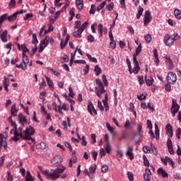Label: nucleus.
Listing matches in <instances>:
<instances>
[{
  "instance_id": "f257e3e1",
  "label": "nucleus",
  "mask_w": 181,
  "mask_h": 181,
  "mask_svg": "<svg viewBox=\"0 0 181 181\" xmlns=\"http://www.w3.org/2000/svg\"><path fill=\"white\" fill-rule=\"evenodd\" d=\"M12 131L14 132V136L12 137L11 139L14 141V142L19 141V136L25 141H32V142H35V139L32 138V136L35 135V129L33 127H27L23 132H22L21 127L18 129L16 127L14 130H11V134H12Z\"/></svg>"
},
{
  "instance_id": "f03ea898",
  "label": "nucleus",
  "mask_w": 181,
  "mask_h": 181,
  "mask_svg": "<svg viewBox=\"0 0 181 181\" xmlns=\"http://www.w3.org/2000/svg\"><path fill=\"white\" fill-rule=\"evenodd\" d=\"M66 170V167L62 165L60 168H57L54 170H51V172L49 171V170H45L42 171V174L47 179H49V180H57V179H59L61 177V179H66L67 177V175L62 173Z\"/></svg>"
},
{
  "instance_id": "7ed1b4c3",
  "label": "nucleus",
  "mask_w": 181,
  "mask_h": 181,
  "mask_svg": "<svg viewBox=\"0 0 181 181\" xmlns=\"http://www.w3.org/2000/svg\"><path fill=\"white\" fill-rule=\"evenodd\" d=\"M96 84L98 86V87L95 88V93L99 98H101V94H104L105 93V89L104 88V84L103 83V81L100 78L95 79Z\"/></svg>"
},
{
  "instance_id": "20e7f679",
  "label": "nucleus",
  "mask_w": 181,
  "mask_h": 181,
  "mask_svg": "<svg viewBox=\"0 0 181 181\" xmlns=\"http://www.w3.org/2000/svg\"><path fill=\"white\" fill-rule=\"evenodd\" d=\"M173 103L172 107L170 109V112L173 117H176V114L179 112V110H180V106H179V104H177V102L176 100L173 99Z\"/></svg>"
},
{
  "instance_id": "39448f33",
  "label": "nucleus",
  "mask_w": 181,
  "mask_h": 181,
  "mask_svg": "<svg viewBox=\"0 0 181 181\" xmlns=\"http://www.w3.org/2000/svg\"><path fill=\"white\" fill-rule=\"evenodd\" d=\"M166 80L169 84H175L177 81V76L175 72H170L168 74Z\"/></svg>"
},
{
  "instance_id": "423d86ee",
  "label": "nucleus",
  "mask_w": 181,
  "mask_h": 181,
  "mask_svg": "<svg viewBox=\"0 0 181 181\" xmlns=\"http://www.w3.org/2000/svg\"><path fill=\"white\" fill-rule=\"evenodd\" d=\"M163 42L166 46H173L175 39L170 34H166L164 36Z\"/></svg>"
},
{
  "instance_id": "0eeeda50",
  "label": "nucleus",
  "mask_w": 181,
  "mask_h": 181,
  "mask_svg": "<svg viewBox=\"0 0 181 181\" xmlns=\"http://www.w3.org/2000/svg\"><path fill=\"white\" fill-rule=\"evenodd\" d=\"M26 10H20L19 11H16V13H14L13 15L8 16L7 14V21H8V22H13V21H15L16 19V18H18V15H21L22 13H26Z\"/></svg>"
},
{
  "instance_id": "6e6552de",
  "label": "nucleus",
  "mask_w": 181,
  "mask_h": 181,
  "mask_svg": "<svg viewBox=\"0 0 181 181\" xmlns=\"http://www.w3.org/2000/svg\"><path fill=\"white\" fill-rule=\"evenodd\" d=\"M152 21V16H151V11H146L145 12L144 18V26H147L150 22Z\"/></svg>"
},
{
  "instance_id": "1a4fd4ad",
  "label": "nucleus",
  "mask_w": 181,
  "mask_h": 181,
  "mask_svg": "<svg viewBox=\"0 0 181 181\" xmlns=\"http://www.w3.org/2000/svg\"><path fill=\"white\" fill-rule=\"evenodd\" d=\"M87 110L90 115H97V110L95 108H94V105H93V103L88 102Z\"/></svg>"
},
{
  "instance_id": "9d476101",
  "label": "nucleus",
  "mask_w": 181,
  "mask_h": 181,
  "mask_svg": "<svg viewBox=\"0 0 181 181\" xmlns=\"http://www.w3.org/2000/svg\"><path fill=\"white\" fill-rule=\"evenodd\" d=\"M18 122L22 127H25V124H28V118L23 114L20 113L18 115Z\"/></svg>"
},
{
  "instance_id": "9b49d317",
  "label": "nucleus",
  "mask_w": 181,
  "mask_h": 181,
  "mask_svg": "<svg viewBox=\"0 0 181 181\" xmlns=\"http://www.w3.org/2000/svg\"><path fill=\"white\" fill-rule=\"evenodd\" d=\"M0 39L2 42L4 43H6L8 42V30H1L0 32Z\"/></svg>"
},
{
  "instance_id": "f8f14e48",
  "label": "nucleus",
  "mask_w": 181,
  "mask_h": 181,
  "mask_svg": "<svg viewBox=\"0 0 181 181\" xmlns=\"http://www.w3.org/2000/svg\"><path fill=\"white\" fill-rule=\"evenodd\" d=\"M133 63L134 64V67L132 70V73H134V74H138V73H139V70H141V68L139 67V63L136 59H133Z\"/></svg>"
},
{
  "instance_id": "ddd939ff",
  "label": "nucleus",
  "mask_w": 181,
  "mask_h": 181,
  "mask_svg": "<svg viewBox=\"0 0 181 181\" xmlns=\"http://www.w3.org/2000/svg\"><path fill=\"white\" fill-rule=\"evenodd\" d=\"M165 131H166L167 135H168L170 138H173V128L172 127V125L168 123L166 125Z\"/></svg>"
},
{
  "instance_id": "4468645a",
  "label": "nucleus",
  "mask_w": 181,
  "mask_h": 181,
  "mask_svg": "<svg viewBox=\"0 0 181 181\" xmlns=\"http://www.w3.org/2000/svg\"><path fill=\"white\" fill-rule=\"evenodd\" d=\"M17 47L18 50H23V55H26V53H29V49L26 47L25 44H17Z\"/></svg>"
},
{
  "instance_id": "2eb2a0df",
  "label": "nucleus",
  "mask_w": 181,
  "mask_h": 181,
  "mask_svg": "<svg viewBox=\"0 0 181 181\" xmlns=\"http://www.w3.org/2000/svg\"><path fill=\"white\" fill-rule=\"evenodd\" d=\"M151 176H152V173L151 172V169L146 168V173L144 175V179L145 181H150Z\"/></svg>"
},
{
  "instance_id": "dca6fc26",
  "label": "nucleus",
  "mask_w": 181,
  "mask_h": 181,
  "mask_svg": "<svg viewBox=\"0 0 181 181\" xmlns=\"http://www.w3.org/2000/svg\"><path fill=\"white\" fill-rule=\"evenodd\" d=\"M2 146H4V149H6L8 148V143L6 141H4V136L2 134H0V151Z\"/></svg>"
},
{
  "instance_id": "f3484780",
  "label": "nucleus",
  "mask_w": 181,
  "mask_h": 181,
  "mask_svg": "<svg viewBox=\"0 0 181 181\" xmlns=\"http://www.w3.org/2000/svg\"><path fill=\"white\" fill-rule=\"evenodd\" d=\"M103 103L105 111H108L110 110V106H108V95L107 93L105 95V99L103 100Z\"/></svg>"
},
{
  "instance_id": "a211bd4d",
  "label": "nucleus",
  "mask_w": 181,
  "mask_h": 181,
  "mask_svg": "<svg viewBox=\"0 0 181 181\" xmlns=\"http://www.w3.org/2000/svg\"><path fill=\"white\" fill-rule=\"evenodd\" d=\"M18 110L16 109V104H13L11 106V114L12 115V117H16L18 115Z\"/></svg>"
},
{
  "instance_id": "6ab92c4d",
  "label": "nucleus",
  "mask_w": 181,
  "mask_h": 181,
  "mask_svg": "<svg viewBox=\"0 0 181 181\" xmlns=\"http://www.w3.org/2000/svg\"><path fill=\"white\" fill-rule=\"evenodd\" d=\"M134 149L132 148L127 146V151L126 153L127 156H129V159L132 160L134 159V153H132V151Z\"/></svg>"
},
{
  "instance_id": "aec40b11",
  "label": "nucleus",
  "mask_w": 181,
  "mask_h": 181,
  "mask_svg": "<svg viewBox=\"0 0 181 181\" xmlns=\"http://www.w3.org/2000/svg\"><path fill=\"white\" fill-rule=\"evenodd\" d=\"M141 51H142V45H141L140 44L136 49V52L133 55V60H135V59L136 60V57L141 53Z\"/></svg>"
},
{
  "instance_id": "412c9836",
  "label": "nucleus",
  "mask_w": 181,
  "mask_h": 181,
  "mask_svg": "<svg viewBox=\"0 0 181 181\" xmlns=\"http://www.w3.org/2000/svg\"><path fill=\"white\" fill-rule=\"evenodd\" d=\"M76 5L78 9V11H82L83 8H84V4L83 0H76Z\"/></svg>"
},
{
  "instance_id": "4be33fe9",
  "label": "nucleus",
  "mask_w": 181,
  "mask_h": 181,
  "mask_svg": "<svg viewBox=\"0 0 181 181\" xmlns=\"http://www.w3.org/2000/svg\"><path fill=\"white\" fill-rule=\"evenodd\" d=\"M98 30L100 36H103V33H107V30L106 28H104V26L103 25V24L98 25Z\"/></svg>"
},
{
  "instance_id": "5701e85b",
  "label": "nucleus",
  "mask_w": 181,
  "mask_h": 181,
  "mask_svg": "<svg viewBox=\"0 0 181 181\" xmlns=\"http://www.w3.org/2000/svg\"><path fill=\"white\" fill-rule=\"evenodd\" d=\"M45 78L49 88H51V90H54V86H53V81H52V78H49L48 76H45Z\"/></svg>"
},
{
  "instance_id": "b1692460",
  "label": "nucleus",
  "mask_w": 181,
  "mask_h": 181,
  "mask_svg": "<svg viewBox=\"0 0 181 181\" xmlns=\"http://www.w3.org/2000/svg\"><path fill=\"white\" fill-rule=\"evenodd\" d=\"M106 128L109 131V132L112 134V135H116L117 133L114 131V127H111V125H110V123H106Z\"/></svg>"
},
{
  "instance_id": "393cba45",
  "label": "nucleus",
  "mask_w": 181,
  "mask_h": 181,
  "mask_svg": "<svg viewBox=\"0 0 181 181\" xmlns=\"http://www.w3.org/2000/svg\"><path fill=\"white\" fill-rule=\"evenodd\" d=\"M158 175H161V176H163V177H168V174L162 168H160L158 170Z\"/></svg>"
},
{
  "instance_id": "a878e982",
  "label": "nucleus",
  "mask_w": 181,
  "mask_h": 181,
  "mask_svg": "<svg viewBox=\"0 0 181 181\" xmlns=\"http://www.w3.org/2000/svg\"><path fill=\"white\" fill-rule=\"evenodd\" d=\"M142 13H144V8H142L141 6H139V10L136 13V19H141V16H142Z\"/></svg>"
},
{
  "instance_id": "bb28decb",
  "label": "nucleus",
  "mask_w": 181,
  "mask_h": 181,
  "mask_svg": "<svg viewBox=\"0 0 181 181\" xmlns=\"http://www.w3.org/2000/svg\"><path fill=\"white\" fill-rule=\"evenodd\" d=\"M142 13H144V8H142L141 6H139V10L136 13V19H141V16H142Z\"/></svg>"
},
{
  "instance_id": "cd10ccee",
  "label": "nucleus",
  "mask_w": 181,
  "mask_h": 181,
  "mask_svg": "<svg viewBox=\"0 0 181 181\" xmlns=\"http://www.w3.org/2000/svg\"><path fill=\"white\" fill-rule=\"evenodd\" d=\"M81 33H83V30L78 28L77 31L74 32L73 36H74V37L80 38L81 37Z\"/></svg>"
},
{
  "instance_id": "c85d7f7f",
  "label": "nucleus",
  "mask_w": 181,
  "mask_h": 181,
  "mask_svg": "<svg viewBox=\"0 0 181 181\" xmlns=\"http://www.w3.org/2000/svg\"><path fill=\"white\" fill-rule=\"evenodd\" d=\"M49 40H50V37L49 36H46L45 38L42 41L41 45H42L44 47H47L49 45Z\"/></svg>"
},
{
  "instance_id": "c756f323",
  "label": "nucleus",
  "mask_w": 181,
  "mask_h": 181,
  "mask_svg": "<svg viewBox=\"0 0 181 181\" xmlns=\"http://www.w3.org/2000/svg\"><path fill=\"white\" fill-rule=\"evenodd\" d=\"M8 19V13H5L0 16V28L2 25V23H4V21H6Z\"/></svg>"
},
{
  "instance_id": "7c9ffc66",
  "label": "nucleus",
  "mask_w": 181,
  "mask_h": 181,
  "mask_svg": "<svg viewBox=\"0 0 181 181\" xmlns=\"http://www.w3.org/2000/svg\"><path fill=\"white\" fill-rule=\"evenodd\" d=\"M77 162V157H71L69 159V168H73V163H76Z\"/></svg>"
},
{
  "instance_id": "2f4dec72",
  "label": "nucleus",
  "mask_w": 181,
  "mask_h": 181,
  "mask_svg": "<svg viewBox=\"0 0 181 181\" xmlns=\"http://www.w3.org/2000/svg\"><path fill=\"white\" fill-rule=\"evenodd\" d=\"M96 169H97V165H94L93 166L90 167L89 173L90 174V176H93V175L95 173Z\"/></svg>"
},
{
  "instance_id": "473e14b6",
  "label": "nucleus",
  "mask_w": 181,
  "mask_h": 181,
  "mask_svg": "<svg viewBox=\"0 0 181 181\" xmlns=\"http://www.w3.org/2000/svg\"><path fill=\"white\" fill-rule=\"evenodd\" d=\"M174 15L177 19H181V12L180 10L176 8L174 11Z\"/></svg>"
},
{
  "instance_id": "72a5a7b5",
  "label": "nucleus",
  "mask_w": 181,
  "mask_h": 181,
  "mask_svg": "<svg viewBox=\"0 0 181 181\" xmlns=\"http://www.w3.org/2000/svg\"><path fill=\"white\" fill-rule=\"evenodd\" d=\"M25 180L26 181H35V178H33V177H32V174H30V172H29V171L27 172Z\"/></svg>"
},
{
  "instance_id": "f704fd0d",
  "label": "nucleus",
  "mask_w": 181,
  "mask_h": 181,
  "mask_svg": "<svg viewBox=\"0 0 181 181\" xmlns=\"http://www.w3.org/2000/svg\"><path fill=\"white\" fill-rule=\"evenodd\" d=\"M47 70H50V71H52L53 73V74H54L57 77H60V73H59V71L54 70L52 67H47Z\"/></svg>"
},
{
  "instance_id": "c9c22d12",
  "label": "nucleus",
  "mask_w": 181,
  "mask_h": 181,
  "mask_svg": "<svg viewBox=\"0 0 181 181\" xmlns=\"http://www.w3.org/2000/svg\"><path fill=\"white\" fill-rule=\"evenodd\" d=\"M86 57L88 59L90 60V62H93V63H97V58L91 57V54H86Z\"/></svg>"
},
{
  "instance_id": "e433bc0d",
  "label": "nucleus",
  "mask_w": 181,
  "mask_h": 181,
  "mask_svg": "<svg viewBox=\"0 0 181 181\" xmlns=\"http://www.w3.org/2000/svg\"><path fill=\"white\" fill-rule=\"evenodd\" d=\"M146 76H145L146 78V84L148 86H152V84H153V78H151V79H147L146 78Z\"/></svg>"
},
{
  "instance_id": "4c0bfd02",
  "label": "nucleus",
  "mask_w": 181,
  "mask_h": 181,
  "mask_svg": "<svg viewBox=\"0 0 181 181\" xmlns=\"http://www.w3.org/2000/svg\"><path fill=\"white\" fill-rule=\"evenodd\" d=\"M107 4V1H103L102 4H100L98 7H97V11L98 12H100V11H101V9H103V8H104L105 6V4Z\"/></svg>"
},
{
  "instance_id": "58836bf2",
  "label": "nucleus",
  "mask_w": 181,
  "mask_h": 181,
  "mask_svg": "<svg viewBox=\"0 0 181 181\" xmlns=\"http://www.w3.org/2000/svg\"><path fill=\"white\" fill-rule=\"evenodd\" d=\"M144 39L147 43H151L152 40V36L149 34H147L146 35L144 36Z\"/></svg>"
},
{
  "instance_id": "ea45409f",
  "label": "nucleus",
  "mask_w": 181,
  "mask_h": 181,
  "mask_svg": "<svg viewBox=\"0 0 181 181\" xmlns=\"http://www.w3.org/2000/svg\"><path fill=\"white\" fill-rule=\"evenodd\" d=\"M23 64H28L29 63V58H28V56L26 55H23V61H22Z\"/></svg>"
},
{
  "instance_id": "a19ab883",
  "label": "nucleus",
  "mask_w": 181,
  "mask_h": 181,
  "mask_svg": "<svg viewBox=\"0 0 181 181\" xmlns=\"http://www.w3.org/2000/svg\"><path fill=\"white\" fill-rule=\"evenodd\" d=\"M106 9L107 11H113V9H114V4L112 2H111L110 4H107L106 6Z\"/></svg>"
},
{
  "instance_id": "79ce46f5",
  "label": "nucleus",
  "mask_w": 181,
  "mask_h": 181,
  "mask_svg": "<svg viewBox=\"0 0 181 181\" xmlns=\"http://www.w3.org/2000/svg\"><path fill=\"white\" fill-rule=\"evenodd\" d=\"M7 181H13V176L11 173V171L7 172Z\"/></svg>"
},
{
  "instance_id": "37998d69",
  "label": "nucleus",
  "mask_w": 181,
  "mask_h": 181,
  "mask_svg": "<svg viewBox=\"0 0 181 181\" xmlns=\"http://www.w3.org/2000/svg\"><path fill=\"white\" fill-rule=\"evenodd\" d=\"M102 80L104 83V86L107 87L108 86V80H107V76L105 75H103Z\"/></svg>"
},
{
  "instance_id": "c03bdc74",
  "label": "nucleus",
  "mask_w": 181,
  "mask_h": 181,
  "mask_svg": "<svg viewBox=\"0 0 181 181\" xmlns=\"http://www.w3.org/2000/svg\"><path fill=\"white\" fill-rule=\"evenodd\" d=\"M95 71L96 72V76H100V74H101V68H100L98 65H96L95 66Z\"/></svg>"
},
{
  "instance_id": "a18cd8bd",
  "label": "nucleus",
  "mask_w": 181,
  "mask_h": 181,
  "mask_svg": "<svg viewBox=\"0 0 181 181\" xmlns=\"http://www.w3.org/2000/svg\"><path fill=\"white\" fill-rule=\"evenodd\" d=\"M168 163L173 168H175V162L170 158H167Z\"/></svg>"
},
{
  "instance_id": "49530a36",
  "label": "nucleus",
  "mask_w": 181,
  "mask_h": 181,
  "mask_svg": "<svg viewBox=\"0 0 181 181\" xmlns=\"http://www.w3.org/2000/svg\"><path fill=\"white\" fill-rule=\"evenodd\" d=\"M16 67L18 69H22V70H26V64L21 63V64H16Z\"/></svg>"
},
{
  "instance_id": "de8ad7c7",
  "label": "nucleus",
  "mask_w": 181,
  "mask_h": 181,
  "mask_svg": "<svg viewBox=\"0 0 181 181\" xmlns=\"http://www.w3.org/2000/svg\"><path fill=\"white\" fill-rule=\"evenodd\" d=\"M69 62V57L67 55H64V57H62L61 59V62L62 63H67Z\"/></svg>"
},
{
  "instance_id": "09e8293b",
  "label": "nucleus",
  "mask_w": 181,
  "mask_h": 181,
  "mask_svg": "<svg viewBox=\"0 0 181 181\" xmlns=\"http://www.w3.org/2000/svg\"><path fill=\"white\" fill-rule=\"evenodd\" d=\"M143 151L145 153H151V148H149V146H144L143 147Z\"/></svg>"
},
{
  "instance_id": "8fccbe9b",
  "label": "nucleus",
  "mask_w": 181,
  "mask_h": 181,
  "mask_svg": "<svg viewBox=\"0 0 181 181\" xmlns=\"http://www.w3.org/2000/svg\"><path fill=\"white\" fill-rule=\"evenodd\" d=\"M151 146L153 155H158V149H156V147H155V146H153L152 144H151Z\"/></svg>"
},
{
  "instance_id": "3c124183",
  "label": "nucleus",
  "mask_w": 181,
  "mask_h": 181,
  "mask_svg": "<svg viewBox=\"0 0 181 181\" xmlns=\"http://www.w3.org/2000/svg\"><path fill=\"white\" fill-rule=\"evenodd\" d=\"M69 97H71V98H74V91H73V88H71V86L69 87Z\"/></svg>"
},
{
  "instance_id": "603ef678",
  "label": "nucleus",
  "mask_w": 181,
  "mask_h": 181,
  "mask_svg": "<svg viewBox=\"0 0 181 181\" xmlns=\"http://www.w3.org/2000/svg\"><path fill=\"white\" fill-rule=\"evenodd\" d=\"M110 47H111V49H114L117 47V42H115V40H110Z\"/></svg>"
},
{
  "instance_id": "864d4df0",
  "label": "nucleus",
  "mask_w": 181,
  "mask_h": 181,
  "mask_svg": "<svg viewBox=\"0 0 181 181\" xmlns=\"http://www.w3.org/2000/svg\"><path fill=\"white\" fill-rule=\"evenodd\" d=\"M107 171H108V166L107 165H103L101 168V172L103 173H107Z\"/></svg>"
},
{
  "instance_id": "5fc2aeb1",
  "label": "nucleus",
  "mask_w": 181,
  "mask_h": 181,
  "mask_svg": "<svg viewBox=\"0 0 181 181\" xmlns=\"http://www.w3.org/2000/svg\"><path fill=\"white\" fill-rule=\"evenodd\" d=\"M87 26H88V22L86 21L79 29L84 32L85 29H87Z\"/></svg>"
},
{
  "instance_id": "6e6d98bb",
  "label": "nucleus",
  "mask_w": 181,
  "mask_h": 181,
  "mask_svg": "<svg viewBox=\"0 0 181 181\" xmlns=\"http://www.w3.org/2000/svg\"><path fill=\"white\" fill-rule=\"evenodd\" d=\"M8 119L10 120L11 127H14V129H16V128L18 127V126L16 125V122H13V121L12 120V117H10L8 118Z\"/></svg>"
},
{
  "instance_id": "4d7b16f0",
  "label": "nucleus",
  "mask_w": 181,
  "mask_h": 181,
  "mask_svg": "<svg viewBox=\"0 0 181 181\" xmlns=\"http://www.w3.org/2000/svg\"><path fill=\"white\" fill-rule=\"evenodd\" d=\"M53 162L54 163H59V162H62V160L60 159V156H57L53 158Z\"/></svg>"
},
{
  "instance_id": "13d9d810",
  "label": "nucleus",
  "mask_w": 181,
  "mask_h": 181,
  "mask_svg": "<svg viewBox=\"0 0 181 181\" xmlns=\"http://www.w3.org/2000/svg\"><path fill=\"white\" fill-rule=\"evenodd\" d=\"M143 159H144V165L145 166H149V160H148V158H146V156H143Z\"/></svg>"
},
{
  "instance_id": "bf43d9fd",
  "label": "nucleus",
  "mask_w": 181,
  "mask_h": 181,
  "mask_svg": "<svg viewBox=\"0 0 181 181\" xmlns=\"http://www.w3.org/2000/svg\"><path fill=\"white\" fill-rule=\"evenodd\" d=\"M127 175L129 177V180L134 181V174L132 172H128Z\"/></svg>"
},
{
  "instance_id": "052dcab7",
  "label": "nucleus",
  "mask_w": 181,
  "mask_h": 181,
  "mask_svg": "<svg viewBox=\"0 0 181 181\" xmlns=\"http://www.w3.org/2000/svg\"><path fill=\"white\" fill-rule=\"evenodd\" d=\"M98 107L100 111H104V107L103 106V103H101V101L98 100Z\"/></svg>"
},
{
  "instance_id": "680f3d73",
  "label": "nucleus",
  "mask_w": 181,
  "mask_h": 181,
  "mask_svg": "<svg viewBox=\"0 0 181 181\" xmlns=\"http://www.w3.org/2000/svg\"><path fill=\"white\" fill-rule=\"evenodd\" d=\"M167 146L168 148L173 147V144H172V140L170 139H168L167 140Z\"/></svg>"
},
{
  "instance_id": "e2e57ef3",
  "label": "nucleus",
  "mask_w": 181,
  "mask_h": 181,
  "mask_svg": "<svg viewBox=\"0 0 181 181\" xmlns=\"http://www.w3.org/2000/svg\"><path fill=\"white\" fill-rule=\"evenodd\" d=\"M138 78H139V83L140 86H142V84H144V83H145L144 81V76H139L138 77Z\"/></svg>"
},
{
  "instance_id": "0e129e2a",
  "label": "nucleus",
  "mask_w": 181,
  "mask_h": 181,
  "mask_svg": "<svg viewBox=\"0 0 181 181\" xmlns=\"http://www.w3.org/2000/svg\"><path fill=\"white\" fill-rule=\"evenodd\" d=\"M54 22H56V18H55V17L53 16H49V23H50L51 25H53V23H54Z\"/></svg>"
},
{
  "instance_id": "69168bd1",
  "label": "nucleus",
  "mask_w": 181,
  "mask_h": 181,
  "mask_svg": "<svg viewBox=\"0 0 181 181\" xmlns=\"http://www.w3.org/2000/svg\"><path fill=\"white\" fill-rule=\"evenodd\" d=\"M3 83L4 86H9V79L8 78H4Z\"/></svg>"
},
{
  "instance_id": "338daca9",
  "label": "nucleus",
  "mask_w": 181,
  "mask_h": 181,
  "mask_svg": "<svg viewBox=\"0 0 181 181\" xmlns=\"http://www.w3.org/2000/svg\"><path fill=\"white\" fill-rule=\"evenodd\" d=\"M105 151L107 153H110V152H111V146L110 144H106Z\"/></svg>"
},
{
  "instance_id": "774afa93",
  "label": "nucleus",
  "mask_w": 181,
  "mask_h": 181,
  "mask_svg": "<svg viewBox=\"0 0 181 181\" xmlns=\"http://www.w3.org/2000/svg\"><path fill=\"white\" fill-rule=\"evenodd\" d=\"M147 127L148 129H152V122L150 119L147 120Z\"/></svg>"
}]
</instances>
